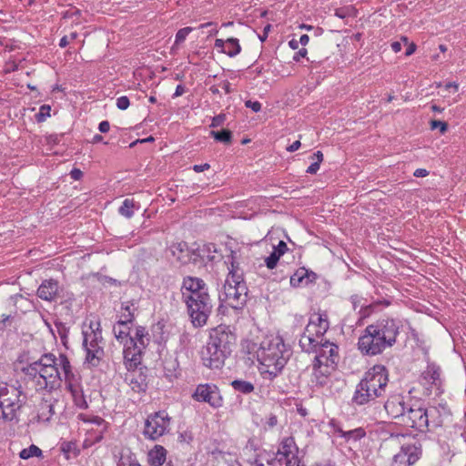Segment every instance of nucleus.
Wrapping results in <instances>:
<instances>
[{
    "mask_svg": "<svg viewBox=\"0 0 466 466\" xmlns=\"http://www.w3.org/2000/svg\"><path fill=\"white\" fill-rule=\"evenodd\" d=\"M23 370L35 381L37 390L57 389L64 380L75 404L82 409L87 407L78 384V379L73 372L70 361L66 355L60 354L56 359L52 353L44 354L38 360L30 363Z\"/></svg>",
    "mask_w": 466,
    "mask_h": 466,
    "instance_id": "nucleus-1",
    "label": "nucleus"
},
{
    "mask_svg": "<svg viewBox=\"0 0 466 466\" xmlns=\"http://www.w3.org/2000/svg\"><path fill=\"white\" fill-rule=\"evenodd\" d=\"M241 348L244 353L256 356L260 374L269 380L279 376L290 357V350L278 334H268L259 343L244 339Z\"/></svg>",
    "mask_w": 466,
    "mask_h": 466,
    "instance_id": "nucleus-2",
    "label": "nucleus"
},
{
    "mask_svg": "<svg viewBox=\"0 0 466 466\" xmlns=\"http://www.w3.org/2000/svg\"><path fill=\"white\" fill-rule=\"evenodd\" d=\"M329 328V321L326 312L311 314L299 339V346L306 352H316L315 361L318 365L335 367L339 360V348L323 339Z\"/></svg>",
    "mask_w": 466,
    "mask_h": 466,
    "instance_id": "nucleus-3",
    "label": "nucleus"
},
{
    "mask_svg": "<svg viewBox=\"0 0 466 466\" xmlns=\"http://www.w3.org/2000/svg\"><path fill=\"white\" fill-rule=\"evenodd\" d=\"M399 329V323L393 319H382L368 325L359 338L358 349L367 356L380 354L395 344Z\"/></svg>",
    "mask_w": 466,
    "mask_h": 466,
    "instance_id": "nucleus-4",
    "label": "nucleus"
},
{
    "mask_svg": "<svg viewBox=\"0 0 466 466\" xmlns=\"http://www.w3.org/2000/svg\"><path fill=\"white\" fill-rule=\"evenodd\" d=\"M236 340L237 336L230 326L218 325L212 329L209 341L202 351L204 365L210 369H220L231 355Z\"/></svg>",
    "mask_w": 466,
    "mask_h": 466,
    "instance_id": "nucleus-5",
    "label": "nucleus"
},
{
    "mask_svg": "<svg viewBox=\"0 0 466 466\" xmlns=\"http://www.w3.org/2000/svg\"><path fill=\"white\" fill-rule=\"evenodd\" d=\"M226 262L229 264L228 275L219 292V299L228 306L238 309L247 302L248 289L243 279V271L239 268L237 252L231 250Z\"/></svg>",
    "mask_w": 466,
    "mask_h": 466,
    "instance_id": "nucleus-6",
    "label": "nucleus"
},
{
    "mask_svg": "<svg viewBox=\"0 0 466 466\" xmlns=\"http://www.w3.org/2000/svg\"><path fill=\"white\" fill-rule=\"evenodd\" d=\"M388 381L386 368L383 365H374L365 372L364 377L356 386L352 397L353 403L364 405L382 397L386 392Z\"/></svg>",
    "mask_w": 466,
    "mask_h": 466,
    "instance_id": "nucleus-7",
    "label": "nucleus"
},
{
    "mask_svg": "<svg viewBox=\"0 0 466 466\" xmlns=\"http://www.w3.org/2000/svg\"><path fill=\"white\" fill-rule=\"evenodd\" d=\"M26 402V395L20 386L0 383V420H12Z\"/></svg>",
    "mask_w": 466,
    "mask_h": 466,
    "instance_id": "nucleus-8",
    "label": "nucleus"
},
{
    "mask_svg": "<svg viewBox=\"0 0 466 466\" xmlns=\"http://www.w3.org/2000/svg\"><path fill=\"white\" fill-rule=\"evenodd\" d=\"M83 346L86 351V360L93 365H96L104 354L102 341V331L100 321L91 319L88 326L83 329Z\"/></svg>",
    "mask_w": 466,
    "mask_h": 466,
    "instance_id": "nucleus-9",
    "label": "nucleus"
},
{
    "mask_svg": "<svg viewBox=\"0 0 466 466\" xmlns=\"http://www.w3.org/2000/svg\"><path fill=\"white\" fill-rule=\"evenodd\" d=\"M184 302L187 305V313L193 326L203 327L206 325L213 308L208 293L200 294L197 298H190Z\"/></svg>",
    "mask_w": 466,
    "mask_h": 466,
    "instance_id": "nucleus-10",
    "label": "nucleus"
},
{
    "mask_svg": "<svg viewBox=\"0 0 466 466\" xmlns=\"http://www.w3.org/2000/svg\"><path fill=\"white\" fill-rule=\"evenodd\" d=\"M169 417L165 411L150 414L145 422L144 435L146 438L156 441L163 436L169 426Z\"/></svg>",
    "mask_w": 466,
    "mask_h": 466,
    "instance_id": "nucleus-11",
    "label": "nucleus"
},
{
    "mask_svg": "<svg viewBox=\"0 0 466 466\" xmlns=\"http://www.w3.org/2000/svg\"><path fill=\"white\" fill-rule=\"evenodd\" d=\"M402 422L420 431H425L428 429V419L422 404L418 400L408 404Z\"/></svg>",
    "mask_w": 466,
    "mask_h": 466,
    "instance_id": "nucleus-12",
    "label": "nucleus"
},
{
    "mask_svg": "<svg viewBox=\"0 0 466 466\" xmlns=\"http://www.w3.org/2000/svg\"><path fill=\"white\" fill-rule=\"evenodd\" d=\"M192 397L195 400L207 402L213 408H219L223 404L220 391L215 384L198 385Z\"/></svg>",
    "mask_w": 466,
    "mask_h": 466,
    "instance_id": "nucleus-13",
    "label": "nucleus"
},
{
    "mask_svg": "<svg viewBox=\"0 0 466 466\" xmlns=\"http://www.w3.org/2000/svg\"><path fill=\"white\" fill-rule=\"evenodd\" d=\"M181 293L183 301H186L190 298H197L200 294L208 293V289L201 279L187 277L183 280Z\"/></svg>",
    "mask_w": 466,
    "mask_h": 466,
    "instance_id": "nucleus-14",
    "label": "nucleus"
},
{
    "mask_svg": "<svg viewBox=\"0 0 466 466\" xmlns=\"http://www.w3.org/2000/svg\"><path fill=\"white\" fill-rule=\"evenodd\" d=\"M144 349L135 345L134 340L127 339L124 345V363L127 370H135L141 362V355Z\"/></svg>",
    "mask_w": 466,
    "mask_h": 466,
    "instance_id": "nucleus-15",
    "label": "nucleus"
},
{
    "mask_svg": "<svg viewBox=\"0 0 466 466\" xmlns=\"http://www.w3.org/2000/svg\"><path fill=\"white\" fill-rule=\"evenodd\" d=\"M408 404L404 402L401 397L394 396L390 398L384 404L388 415L392 419H401L403 421Z\"/></svg>",
    "mask_w": 466,
    "mask_h": 466,
    "instance_id": "nucleus-16",
    "label": "nucleus"
},
{
    "mask_svg": "<svg viewBox=\"0 0 466 466\" xmlns=\"http://www.w3.org/2000/svg\"><path fill=\"white\" fill-rule=\"evenodd\" d=\"M421 379L424 385L435 386L439 390L441 386V368L434 363L429 364L422 372Z\"/></svg>",
    "mask_w": 466,
    "mask_h": 466,
    "instance_id": "nucleus-17",
    "label": "nucleus"
},
{
    "mask_svg": "<svg viewBox=\"0 0 466 466\" xmlns=\"http://www.w3.org/2000/svg\"><path fill=\"white\" fill-rule=\"evenodd\" d=\"M169 250L172 257L180 264L188 263L194 255L185 242L172 244Z\"/></svg>",
    "mask_w": 466,
    "mask_h": 466,
    "instance_id": "nucleus-18",
    "label": "nucleus"
},
{
    "mask_svg": "<svg viewBox=\"0 0 466 466\" xmlns=\"http://www.w3.org/2000/svg\"><path fill=\"white\" fill-rule=\"evenodd\" d=\"M58 293V282L47 279L42 282L37 289V296L47 301L54 300Z\"/></svg>",
    "mask_w": 466,
    "mask_h": 466,
    "instance_id": "nucleus-19",
    "label": "nucleus"
},
{
    "mask_svg": "<svg viewBox=\"0 0 466 466\" xmlns=\"http://www.w3.org/2000/svg\"><path fill=\"white\" fill-rule=\"evenodd\" d=\"M296 450L295 442L292 438H287L282 442L278 451V460L281 462L285 461L286 466H290L292 459H294V451Z\"/></svg>",
    "mask_w": 466,
    "mask_h": 466,
    "instance_id": "nucleus-20",
    "label": "nucleus"
},
{
    "mask_svg": "<svg viewBox=\"0 0 466 466\" xmlns=\"http://www.w3.org/2000/svg\"><path fill=\"white\" fill-rule=\"evenodd\" d=\"M78 420H82L84 423L90 424L91 426H96L97 429L96 430L97 432V435L96 436V441H100L102 439L103 431L106 430V422L105 420L98 417V416H93V415H87L80 413L77 416ZM86 431H95L94 427L87 428Z\"/></svg>",
    "mask_w": 466,
    "mask_h": 466,
    "instance_id": "nucleus-21",
    "label": "nucleus"
},
{
    "mask_svg": "<svg viewBox=\"0 0 466 466\" xmlns=\"http://www.w3.org/2000/svg\"><path fill=\"white\" fill-rule=\"evenodd\" d=\"M335 367L331 366H324L318 365V362L314 360L313 363V373H312V382H315L317 385L323 386L327 383L328 376L331 370H334Z\"/></svg>",
    "mask_w": 466,
    "mask_h": 466,
    "instance_id": "nucleus-22",
    "label": "nucleus"
},
{
    "mask_svg": "<svg viewBox=\"0 0 466 466\" xmlns=\"http://www.w3.org/2000/svg\"><path fill=\"white\" fill-rule=\"evenodd\" d=\"M425 411L428 419V429L433 430L438 427H441L442 424L441 419V411L439 408L435 406H431L429 408H425Z\"/></svg>",
    "mask_w": 466,
    "mask_h": 466,
    "instance_id": "nucleus-23",
    "label": "nucleus"
},
{
    "mask_svg": "<svg viewBox=\"0 0 466 466\" xmlns=\"http://www.w3.org/2000/svg\"><path fill=\"white\" fill-rule=\"evenodd\" d=\"M167 458V450L161 445H156L148 452V462L152 466H161Z\"/></svg>",
    "mask_w": 466,
    "mask_h": 466,
    "instance_id": "nucleus-24",
    "label": "nucleus"
},
{
    "mask_svg": "<svg viewBox=\"0 0 466 466\" xmlns=\"http://www.w3.org/2000/svg\"><path fill=\"white\" fill-rule=\"evenodd\" d=\"M163 370L164 375L169 380H172L174 378L177 376L178 370V361L173 356H166L163 360Z\"/></svg>",
    "mask_w": 466,
    "mask_h": 466,
    "instance_id": "nucleus-25",
    "label": "nucleus"
},
{
    "mask_svg": "<svg viewBox=\"0 0 466 466\" xmlns=\"http://www.w3.org/2000/svg\"><path fill=\"white\" fill-rule=\"evenodd\" d=\"M127 339L134 340L136 346L145 350L149 343L150 338L148 332L144 327H137L135 334L133 336H129Z\"/></svg>",
    "mask_w": 466,
    "mask_h": 466,
    "instance_id": "nucleus-26",
    "label": "nucleus"
},
{
    "mask_svg": "<svg viewBox=\"0 0 466 466\" xmlns=\"http://www.w3.org/2000/svg\"><path fill=\"white\" fill-rule=\"evenodd\" d=\"M129 330L130 329L128 327V324L119 320L113 328V332L115 334L116 339L124 344L129 338Z\"/></svg>",
    "mask_w": 466,
    "mask_h": 466,
    "instance_id": "nucleus-27",
    "label": "nucleus"
},
{
    "mask_svg": "<svg viewBox=\"0 0 466 466\" xmlns=\"http://www.w3.org/2000/svg\"><path fill=\"white\" fill-rule=\"evenodd\" d=\"M117 466H141L136 455L133 454L129 450H123L120 452V456L117 461Z\"/></svg>",
    "mask_w": 466,
    "mask_h": 466,
    "instance_id": "nucleus-28",
    "label": "nucleus"
},
{
    "mask_svg": "<svg viewBox=\"0 0 466 466\" xmlns=\"http://www.w3.org/2000/svg\"><path fill=\"white\" fill-rule=\"evenodd\" d=\"M230 385L234 390L242 394H249L255 390L253 383L245 380H234L230 382Z\"/></svg>",
    "mask_w": 466,
    "mask_h": 466,
    "instance_id": "nucleus-29",
    "label": "nucleus"
},
{
    "mask_svg": "<svg viewBox=\"0 0 466 466\" xmlns=\"http://www.w3.org/2000/svg\"><path fill=\"white\" fill-rule=\"evenodd\" d=\"M226 43V49H222V53L227 54L230 57H234L240 53L241 47L237 38L230 37Z\"/></svg>",
    "mask_w": 466,
    "mask_h": 466,
    "instance_id": "nucleus-30",
    "label": "nucleus"
},
{
    "mask_svg": "<svg viewBox=\"0 0 466 466\" xmlns=\"http://www.w3.org/2000/svg\"><path fill=\"white\" fill-rule=\"evenodd\" d=\"M19 457L23 460H28L33 457L42 458L43 457V451L40 448H38L36 445L32 444L28 448L23 449L19 452Z\"/></svg>",
    "mask_w": 466,
    "mask_h": 466,
    "instance_id": "nucleus-31",
    "label": "nucleus"
},
{
    "mask_svg": "<svg viewBox=\"0 0 466 466\" xmlns=\"http://www.w3.org/2000/svg\"><path fill=\"white\" fill-rule=\"evenodd\" d=\"M135 201L133 199L126 198L118 208L121 216L131 218L134 215Z\"/></svg>",
    "mask_w": 466,
    "mask_h": 466,
    "instance_id": "nucleus-32",
    "label": "nucleus"
},
{
    "mask_svg": "<svg viewBox=\"0 0 466 466\" xmlns=\"http://www.w3.org/2000/svg\"><path fill=\"white\" fill-rule=\"evenodd\" d=\"M210 136L214 137L217 141L224 143V144H229L231 143L232 139V133L231 131L228 129H223L221 131H210Z\"/></svg>",
    "mask_w": 466,
    "mask_h": 466,
    "instance_id": "nucleus-33",
    "label": "nucleus"
},
{
    "mask_svg": "<svg viewBox=\"0 0 466 466\" xmlns=\"http://www.w3.org/2000/svg\"><path fill=\"white\" fill-rule=\"evenodd\" d=\"M133 319L134 314L131 311V306L129 305V302H126L122 305L121 315L118 320L127 324H130Z\"/></svg>",
    "mask_w": 466,
    "mask_h": 466,
    "instance_id": "nucleus-34",
    "label": "nucleus"
},
{
    "mask_svg": "<svg viewBox=\"0 0 466 466\" xmlns=\"http://www.w3.org/2000/svg\"><path fill=\"white\" fill-rule=\"evenodd\" d=\"M308 275V271L304 268H299L291 277H290V284L293 287H299L303 283L305 278Z\"/></svg>",
    "mask_w": 466,
    "mask_h": 466,
    "instance_id": "nucleus-35",
    "label": "nucleus"
},
{
    "mask_svg": "<svg viewBox=\"0 0 466 466\" xmlns=\"http://www.w3.org/2000/svg\"><path fill=\"white\" fill-rule=\"evenodd\" d=\"M405 451L407 452V461L409 465L414 464L419 460V453L416 447L411 445L404 446Z\"/></svg>",
    "mask_w": 466,
    "mask_h": 466,
    "instance_id": "nucleus-36",
    "label": "nucleus"
},
{
    "mask_svg": "<svg viewBox=\"0 0 466 466\" xmlns=\"http://www.w3.org/2000/svg\"><path fill=\"white\" fill-rule=\"evenodd\" d=\"M407 452L405 451L404 446L401 447L400 452L394 455L393 461L396 466H407Z\"/></svg>",
    "mask_w": 466,
    "mask_h": 466,
    "instance_id": "nucleus-37",
    "label": "nucleus"
},
{
    "mask_svg": "<svg viewBox=\"0 0 466 466\" xmlns=\"http://www.w3.org/2000/svg\"><path fill=\"white\" fill-rule=\"evenodd\" d=\"M193 30L194 28L190 26L179 29L176 35L175 45H179L180 43L184 42L188 34L191 33Z\"/></svg>",
    "mask_w": 466,
    "mask_h": 466,
    "instance_id": "nucleus-38",
    "label": "nucleus"
},
{
    "mask_svg": "<svg viewBox=\"0 0 466 466\" xmlns=\"http://www.w3.org/2000/svg\"><path fill=\"white\" fill-rule=\"evenodd\" d=\"M280 256L273 250V252L265 259L266 266L269 269L275 268Z\"/></svg>",
    "mask_w": 466,
    "mask_h": 466,
    "instance_id": "nucleus-39",
    "label": "nucleus"
},
{
    "mask_svg": "<svg viewBox=\"0 0 466 466\" xmlns=\"http://www.w3.org/2000/svg\"><path fill=\"white\" fill-rule=\"evenodd\" d=\"M431 130H434V129H440V132L441 134H444L447 130H448V124L444 121H441V120H431Z\"/></svg>",
    "mask_w": 466,
    "mask_h": 466,
    "instance_id": "nucleus-40",
    "label": "nucleus"
},
{
    "mask_svg": "<svg viewBox=\"0 0 466 466\" xmlns=\"http://www.w3.org/2000/svg\"><path fill=\"white\" fill-rule=\"evenodd\" d=\"M126 380H129L128 384L131 386L134 391L139 392L140 390H143V384L140 383L137 379H135L134 375L131 374L129 376H127Z\"/></svg>",
    "mask_w": 466,
    "mask_h": 466,
    "instance_id": "nucleus-41",
    "label": "nucleus"
},
{
    "mask_svg": "<svg viewBox=\"0 0 466 466\" xmlns=\"http://www.w3.org/2000/svg\"><path fill=\"white\" fill-rule=\"evenodd\" d=\"M51 107L50 106L44 105L40 107L39 113L36 115V119L38 122H42L46 119V116H50Z\"/></svg>",
    "mask_w": 466,
    "mask_h": 466,
    "instance_id": "nucleus-42",
    "label": "nucleus"
},
{
    "mask_svg": "<svg viewBox=\"0 0 466 466\" xmlns=\"http://www.w3.org/2000/svg\"><path fill=\"white\" fill-rule=\"evenodd\" d=\"M129 105L130 102L127 96H122L116 99V106L120 110H126Z\"/></svg>",
    "mask_w": 466,
    "mask_h": 466,
    "instance_id": "nucleus-43",
    "label": "nucleus"
},
{
    "mask_svg": "<svg viewBox=\"0 0 466 466\" xmlns=\"http://www.w3.org/2000/svg\"><path fill=\"white\" fill-rule=\"evenodd\" d=\"M193 440L192 434L189 431L180 432L178 435V441L181 443L189 444Z\"/></svg>",
    "mask_w": 466,
    "mask_h": 466,
    "instance_id": "nucleus-44",
    "label": "nucleus"
},
{
    "mask_svg": "<svg viewBox=\"0 0 466 466\" xmlns=\"http://www.w3.org/2000/svg\"><path fill=\"white\" fill-rule=\"evenodd\" d=\"M226 120V116L224 114L218 115L212 118V123L210 125L211 127H217L221 126Z\"/></svg>",
    "mask_w": 466,
    "mask_h": 466,
    "instance_id": "nucleus-45",
    "label": "nucleus"
},
{
    "mask_svg": "<svg viewBox=\"0 0 466 466\" xmlns=\"http://www.w3.org/2000/svg\"><path fill=\"white\" fill-rule=\"evenodd\" d=\"M245 106L252 109L254 112H259L261 109V104L258 101L248 100L245 102Z\"/></svg>",
    "mask_w": 466,
    "mask_h": 466,
    "instance_id": "nucleus-46",
    "label": "nucleus"
},
{
    "mask_svg": "<svg viewBox=\"0 0 466 466\" xmlns=\"http://www.w3.org/2000/svg\"><path fill=\"white\" fill-rule=\"evenodd\" d=\"M288 250L287 244L280 240L277 246L274 247V251L277 252L279 256H282L285 254V252Z\"/></svg>",
    "mask_w": 466,
    "mask_h": 466,
    "instance_id": "nucleus-47",
    "label": "nucleus"
},
{
    "mask_svg": "<svg viewBox=\"0 0 466 466\" xmlns=\"http://www.w3.org/2000/svg\"><path fill=\"white\" fill-rule=\"evenodd\" d=\"M207 27H210V31H209V34L212 35V34H217L218 33V29L216 28V25L212 22H208V23H205V24H201L199 25V28H207Z\"/></svg>",
    "mask_w": 466,
    "mask_h": 466,
    "instance_id": "nucleus-48",
    "label": "nucleus"
},
{
    "mask_svg": "<svg viewBox=\"0 0 466 466\" xmlns=\"http://www.w3.org/2000/svg\"><path fill=\"white\" fill-rule=\"evenodd\" d=\"M98 129L101 133H106L109 131L110 129V124L108 121L106 120H104L102 122L99 123L98 125Z\"/></svg>",
    "mask_w": 466,
    "mask_h": 466,
    "instance_id": "nucleus-49",
    "label": "nucleus"
},
{
    "mask_svg": "<svg viewBox=\"0 0 466 466\" xmlns=\"http://www.w3.org/2000/svg\"><path fill=\"white\" fill-rule=\"evenodd\" d=\"M70 177L74 180H79L83 177V172L78 168H73L70 172Z\"/></svg>",
    "mask_w": 466,
    "mask_h": 466,
    "instance_id": "nucleus-50",
    "label": "nucleus"
},
{
    "mask_svg": "<svg viewBox=\"0 0 466 466\" xmlns=\"http://www.w3.org/2000/svg\"><path fill=\"white\" fill-rule=\"evenodd\" d=\"M319 163L314 161L307 169V173L316 174L319 169Z\"/></svg>",
    "mask_w": 466,
    "mask_h": 466,
    "instance_id": "nucleus-51",
    "label": "nucleus"
},
{
    "mask_svg": "<svg viewBox=\"0 0 466 466\" xmlns=\"http://www.w3.org/2000/svg\"><path fill=\"white\" fill-rule=\"evenodd\" d=\"M344 435H348L349 437H353L355 439L360 438L362 436V431L360 429L355 430V431H350L348 432H345Z\"/></svg>",
    "mask_w": 466,
    "mask_h": 466,
    "instance_id": "nucleus-52",
    "label": "nucleus"
},
{
    "mask_svg": "<svg viewBox=\"0 0 466 466\" xmlns=\"http://www.w3.org/2000/svg\"><path fill=\"white\" fill-rule=\"evenodd\" d=\"M416 177H424L429 175V171L425 168H418L413 173Z\"/></svg>",
    "mask_w": 466,
    "mask_h": 466,
    "instance_id": "nucleus-53",
    "label": "nucleus"
},
{
    "mask_svg": "<svg viewBox=\"0 0 466 466\" xmlns=\"http://www.w3.org/2000/svg\"><path fill=\"white\" fill-rule=\"evenodd\" d=\"M209 167H210L209 164L205 163L202 165H195L193 167V170L197 173H199V172L208 169Z\"/></svg>",
    "mask_w": 466,
    "mask_h": 466,
    "instance_id": "nucleus-54",
    "label": "nucleus"
},
{
    "mask_svg": "<svg viewBox=\"0 0 466 466\" xmlns=\"http://www.w3.org/2000/svg\"><path fill=\"white\" fill-rule=\"evenodd\" d=\"M226 45H227L226 41H224L222 39H216V41H215V47L217 49H218L220 52H222V49H226L225 48Z\"/></svg>",
    "mask_w": 466,
    "mask_h": 466,
    "instance_id": "nucleus-55",
    "label": "nucleus"
},
{
    "mask_svg": "<svg viewBox=\"0 0 466 466\" xmlns=\"http://www.w3.org/2000/svg\"><path fill=\"white\" fill-rule=\"evenodd\" d=\"M300 145H301L300 141L297 140V141L293 142L290 146H289L287 147V150L289 152H294L299 148Z\"/></svg>",
    "mask_w": 466,
    "mask_h": 466,
    "instance_id": "nucleus-56",
    "label": "nucleus"
},
{
    "mask_svg": "<svg viewBox=\"0 0 466 466\" xmlns=\"http://www.w3.org/2000/svg\"><path fill=\"white\" fill-rule=\"evenodd\" d=\"M306 55H307V49L306 48H302L298 53L295 54L294 60L295 61H299V59L301 57H305Z\"/></svg>",
    "mask_w": 466,
    "mask_h": 466,
    "instance_id": "nucleus-57",
    "label": "nucleus"
},
{
    "mask_svg": "<svg viewBox=\"0 0 466 466\" xmlns=\"http://www.w3.org/2000/svg\"><path fill=\"white\" fill-rule=\"evenodd\" d=\"M335 15L339 18H344L348 15V10L343 8L337 9Z\"/></svg>",
    "mask_w": 466,
    "mask_h": 466,
    "instance_id": "nucleus-58",
    "label": "nucleus"
},
{
    "mask_svg": "<svg viewBox=\"0 0 466 466\" xmlns=\"http://www.w3.org/2000/svg\"><path fill=\"white\" fill-rule=\"evenodd\" d=\"M298 41H299V44L305 46L306 45H308V43L309 41V37L308 35L304 34V35H300L299 40H298Z\"/></svg>",
    "mask_w": 466,
    "mask_h": 466,
    "instance_id": "nucleus-59",
    "label": "nucleus"
},
{
    "mask_svg": "<svg viewBox=\"0 0 466 466\" xmlns=\"http://www.w3.org/2000/svg\"><path fill=\"white\" fill-rule=\"evenodd\" d=\"M185 93V87L181 85H178L176 88V91L173 95V96L177 97V96H182L183 94Z\"/></svg>",
    "mask_w": 466,
    "mask_h": 466,
    "instance_id": "nucleus-60",
    "label": "nucleus"
},
{
    "mask_svg": "<svg viewBox=\"0 0 466 466\" xmlns=\"http://www.w3.org/2000/svg\"><path fill=\"white\" fill-rule=\"evenodd\" d=\"M312 158L315 159L316 162L320 164L323 160V154L320 151H317L312 156Z\"/></svg>",
    "mask_w": 466,
    "mask_h": 466,
    "instance_id": "nucleus-61",
    "label": "nucleus"
},
{
    "mask_svg": "<svg viewBox=\"0 0 466 466\" xmlns=\"http://www.w3.org/2000/svg\"><path fill=\"white\" fill-rule=\"evenodd\" d=\"M445 89L446 90H449L450 88H453L454 89V92H457L458 89H459V86L457 83L455 82H450V83H447L445 86H444Z\"/></svg>",
    "mask_w": 466,
    "mask_h": 466,
    "instance_id": "nucleus-62",
    "label": "nucleus"
},
{
    "mask_svg": "<svg viewBox=\"0 0 466 466\" xmlns=\"http://www.w3.org/2000/svg\"><path fill=\"white\" fill-rule=\"evenodd\" d=\"M72 445H73V444H72V443H70V442H65V443H63V444L61 445V450H62V451H63V452H65V453L69 452V451H70V450H71Z\"/></svg>",
    "mask_w": 466,
    "mask_h": 466,
    "instance_id": "nucleus-63",
    "label": "nucleus"
},
{
    "mask_svg": "<svg viewBox=\"0 0 466 466\" xmlns=\"http://www.w3.org/2000/svg\"><path fill=\"white\" fill-rule=\"evenodd\" d=\"M416 50V46L415 44H410L408 48L406 49V52H405V55L406 56H410L412 55Z\"/></svg>",
    "mask_w": 466,
    "mask_h": 466,
    "instance_id": "nucleus-64",
    "label": "nucleus"
}]
</instances>
